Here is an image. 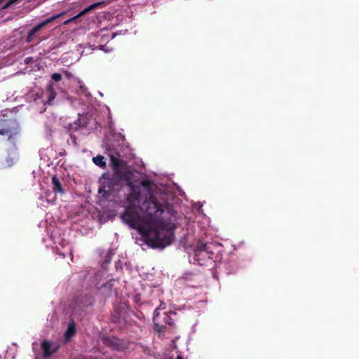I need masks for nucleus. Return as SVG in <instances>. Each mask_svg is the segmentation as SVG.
Masks as SVG:
<instances>
[{
	"mask_svg": "<svg viewBox=\"0 0 359 359\" xmlns=\"http://www.w3.org/2000/svg\"><path fill=\"white\" fill-rule=\"evenodd\" d=\"M131 192L128 195L124 211L120 217L130 227L137 229L145 242L154 248L163 249L170 245L175 238L177 228L170 219H161L164 210L161 203L154 197L146 199L140 206L141 196L132 181L127 182Z\"/></svg>",
	"mask_w": 359,
	"mask_h": 359,
	"instance_id": "f257e3e1",
	"label": "nucleus"
},
{
	"mask_svg": "<svg viewBox=\"0 0 359 359\" xmlns=\"http://www.w3.org/2000/svg\"><path fill=\"white\" fill-rule=\"evenodd\" d=\"M102 178L104 181L99 188L98 194L100 197L108 199L116 188L120 186L121 181L127 180L128 177L121 175H118L116 173H113L112 175L109 176L108 174L104 173L102 175Z\"/></svg>",
	"mask_w": 359,
	"mask_h": 359,
	"instance_id": "f03ea898",
	"label": "nucleus"
},
{
	"mask_svg": "<svg viewBox=\"0 0 359 359\" xmlns=\"http://www.w3.org/2000/svg\"><path fill=\"white\" fill-rule=\"evenodd\" d=\"M20 132L19 123L15 119L0 121V135L7 136L8 141L14 143Z\"/></svg>",
	"mask_w": 359,
	"mask_h": 359,
	"instance_id": "7ed1b4c3",
	"label": "nucleus"
},
{
	"mask_svg": "<svg viewBox=\"0 0 359 359\" xmlns=\"http://www.w3.org/2000/svg\"><path fill=\"white\" fill-rule=\"evenodd\" d=\"M194 259L200 266H206L210 262L208 259V255L204 250L203 241L199 240L194 249Z\"/></svg>",
	"mask_w": 359,
	"mask_h": 359,
	"instance_id": "20e7f679",
	"label": "nucleus"
},
{
	"mask_svg": "<svg viewBox=\"0 0 359 359\" xmlns=\"http://www.w3.org/2000/svg\"><path fill=\"white\" fill-rule=\"evenodd\" d=\"M110 163L114 171V173L116 175H121L127 176V173L123 170L124 161L121 159H118L113 155L110 156Z\"/></svg>",
	"mask_w": 359,
	"mask_h": 359,
	"instance_id": "39448f33",
	"label": "nucleus"
},
{
	"mask_svg": "<svg viewBox=\"0 0 359 359\" xmlns=\"http://www.w3.org/2000/svg\"><path fill=\"white\" fill-rule=\"evenodd\" d=\"M90 118L87 114H79L77 121L72 123H69V128L72 130H77L80 128H85L89 123Z\"/></svg>",
	"mask_w": 359,
	"mask_h": 359,
	"instance_id": "423d86ee",
	"label": "nucleus"
},
{
	"mask_svg": "<svg viewBox=\"0 0 359 359\" xmlns=\"http://www.w3.org/2000/svg\"><path fill=\"white\" fill-rule=\"evenodd\" d=\"M65 12H61L60 13L57 14V15H53V16H51L48 18H47L46 20L41 22V23L38 24L37 25H36L35 27H34L30 31H31V34H35L37 32H39L40 29H41L42 28H43L44 27H46L47 25H48L49 23L52 22L53 21H54L55 20H56L57 18H60L61 16H62L63 15H65Z\"/></svg>",
	"mask_w": 359,
	"mask_h": 359,
	"instance_id": "0eeeda50",
	"label": "nucleus"
},
{
	"mask_svg": "<svg viewBox=\"0 0 359 359\" xmlns=\"http://www.w3.org/2000/svg\"><path fill=\"white\" fill-rule=\"evenodd\" d=\"M102 4V3H101V2H98V3H95V4H93L90 5L89 6L86 7V8H84L82 11H81L78 15H75V16L68 19L67 20H66L64 22V25H69L72 22H75L79 18L83 16V15H85L86 13H87L89 11H92L93 9H95V8H97Z\"/></svg>",
	"mask_w": 359,
	"mask_h": 359,
	"instance_id": "6e6552de",
	"label": "nucleus"
},
{
	"mask_svg": "<svg viewBox=\"0 0 359 359\" xmlns=\"http://www.w3.org/2000/svg\"><path fill=\"white\" fill-rule=\"evenodd\" d=\"M43 95H44V96H46V97L47 99L46 104H48L49 105L52 104V102L55 100V98L57 95V93L53 88V82H50L49 83V85L47 86L46 90Z\"/></svg>",
	"mask_w": 359,
	"mask_h": 359,
	"instance_id": "1a4fd4ad",
	"label": "nucleus"
},
{
	"mask_svg": "<svg viewBox=\"0 0 359 359\" xmlns=\"http://www.w3.org/2000/svg\"><path fill=\"white\" fill-rule=\"evenodd\" d=\"M76 326L73 320L68 323L67 329L65 333V339L66 341H69L76 334Z\"/></svg>",
	"mask_w": 359,
	"mask_h": 359,
	"instance_id": "9d476101",
	"label": "nucleus"
},
{
	"mask_svg": "<svg viewBox=\"0 0 359 359\" xmlns=\"http://www.w3.org/2000/svg\"><path fill=\"white\" fill-rule=\"evenodd\" d=\"M204 250L208 255V259L210 262L214 261L215 258V254L213 250L214 245L212 243H208L203 241Z\"/></svg>",
	"mask_w": 359,
	"mask_h": 359,
	"instance_id": "9b49d317",
	"label": "nucleus"
},
{
	"mask_svg": "<svg viewBox=\"0 0 359 359\" xmlns=\"http://www.w3.org/2000/svg\"><path fill=\"white\" fill-rule=\"evenodd\" d=\"M50 343L47 340H44L41 343V349L43 352V355L46 358L51 356L52 354L55 351V350L50 351Z\"/></svg>",
	"mask_w": 359,
	"mask_h": 359,
	"instance_id": "f8f14e48",
	"label": "nucleus"
},
{
	"mask_svg": "<svg viewBox=\"0 0 359 359\" xmlns=\"http://www.w3.org/2000/svg\"><path fill=\"white\" fill-rule=\"evenodd\" d=\"M52 184L53 189L55 192L59 193L60 194H64V189L62 188V184L60 180L55 175L52 177Z\"/></svg>",
	"mask_w": 359,
	"mask_h": 359,
	"instance_id": "ddd939ff",
	"label": "nucleus"
},
{
	"mask_svg": "<svg viewBox=\"0 0 359 359\" xmlns=\"http://www.w3.org/2000/svg\"><path fill=\"white\" fill-rule=\"evenodd\" d=\"M93 161L96 165H97L102 168H104L106 167V159L103 156L97 155V156L93 157Z\"/></svg>",
	"mask_w": 359,
	"mask_h": 359,
	"instance_id": "4468645a",
	"label": "nucleus"
},
{
	"mask_svg": "<svg viewBox=\"0 0 359 359\" xmlns=\"http://www.w3.org/2000/svg\"><path fill=\"white\" fill-rule=\"evenodd\" d=\"M51 78L54 81L57 82L61 81L62 75L59 73H54L52 74Z\"/></svg>",
	"mask_w": 359,
	"mask_h": 359,
	"instance_id": "2eb2a0df",
	"label": "nucleus"
},
{
	"mask_svg": "<svg viewBox=\"0 0 359 359\" xmlns=\"http://www.w3.org/2000/svg\"><path fill=\"white\" fill-rule=\"evenodd\" d=\"M34 36V34H31V31H29L28 32V34H27V39H26V41L27 43L32 42L33 41Z\"/></svg>",
	"mask_w": 359,
	"mask_h": 359,
	"instance_id": "dca6fc26",
	"label": "nucleus"
},
{
	"mask_svg": "<svg viewBox=\"0 0 359 359\" xmlns=\"http://www.w3.org/2000/svg\"><path fill=\"white\" fill-rule=\"evenodd\" d=\"M141 184L142 187L147 188V187H149V186L151 184V182L149 180H143L141 182Z\"/></svg>",
	"mask_w": 359,
	"mask_h": 359,
	"instance_id": "f3484780",
	"label": "nucleus"
},
{
	"mask_svg": "<svg viewBox=\"0 0 359 359\" xmlns=\"http://www.w3.org/2000/svg\"><path fill=\"white\" fill-rule=\"evenodd\" d=\"M19 0H9L7 4L5 5L4 8H8L10 6H11L12 4H14L15 3H17Z\"/></svg>",
	"mask_w": 359,
	"mask_h": 359,
	"instance_id": "a211bd4d",
	"label": "nucleus"
},
{
	"mask_svg": "<svg viewBox=\"0 0 359 359\" xmlns=\"http://www.w3.org/2000/svg\"><path fill=\"white\" fill-rule=\"evenodd\" d=\"M6 161L8 163V166H11L13 164V158H8Z\"/></svg>",
	"mask_w": 359,
	"mask_h": 359,
	"instance_id": "6ab92c4d",
	"label": "nucleus"
},
{
	"mask_svg": "<svg viewBox=\"0 0 359 359\" xmlns=\"http://www.w3.org/2000/svg\"><path fill=\"white\" fill-rule=\"evenodd\" d=\"M32 60V57H27L25 60L26 64H29Z\"/></svg>",
	"mask_w": 359,
	"mask_h": 359,
	"instance_id": "aec40b11",
	"label": "nucleus"
},
{
	"mask_svg": "<svg viewBox=\"0 0 359 359\" xmlns=\"http://www.w3.org/2000/svg\"><path fill=\"white\" fill-rule=\"evenodd\" d=\"M65 74H66V76H67L68 78H69V77H71V76H72V74H71L69 72H65Z\"/></svg>",
	"mask_w": 359,
	"mask_h": 359,
	"instance_id": "412c9836",
	"label": "nucleus"
},
{
	"mask_svg": "<svg viewBox=\"0 0 359 359\" xmlns=\"http://www.w3.org/2000/svg\"><path fill=\"white\" fill-rule=\"evenodd\" d=\"M177 359H183L182 356L179 355L177 356Z\"/></svg>",
	"mask_w": 359,
	"mask_h": 359,
	"instance_id": "4be33fe9",
	"label": "nucleus"
},
{
	"mask_svg": "<svg viewBox=\"0 0 359 359\" xmlns=\"http://www.w3.org/2000/svg\"><path fill=\"white\" fill-rule=\"evenodd\" d=\"M167 323H168V324H170V325L172 324V322H170V320H168V322H167Z\"/></svg>",
	"mask_w": 359,
	"mask_h": 359,
	"instance_id": "5701e85b",
	"label": "nucleus"
},
{
	"mask_svg": "<svg viewBox=\"0 0 359 359\" xmlns=\"http://www.w3.org/2000/svg\"><path fill=\"white\" fill-rule=\"evenodd\" d=\"M167 323H168V324H170V325L172 324V322H170V320H168V322H167Z\"/></svg>",
	"mask_w": 359,
	"mask_h": 359,
	"instance_id": "b1692460",
	"label": "nucleus"
},
{
	"mask_svg": "<svg viewBox=\"0 0 359 359\" xmlns=\"http://www.w3.org/2000/svg\"><path fill=\"white\" fill-rule=\"evenodd\" d=\"M158 332H162L163 330L161 329V327H158V329L157 330Z\"/></svg>",
	"mask_w": 359,
	"mask_h": 359,
	"instance_id": "393cba45",
	"label": "nucleus"
},
{
	"mask_svg": "<svg viewBox=\"0 0 359 359\" xmlns=\"http://www.w3.org/2000/svg\"><path fill=\"white\" fill-rule=\"evenodd\" d=\"M158 332H162L163 330L161 329V327H158V329L157 330Z\"/></svg>",
	"mask_w": 359,
	"mask_h": 359,
	"instance_id": "a878e982",
	"label": "nucleus"
},
{
	"mask_svg": "<svg viewBox=\"0 0 359 359\" xmlns=\"http://www.w3.org/2000/svg\"><path fill=\"white\" fill-rule=\"evenodd\" d=\"M4 0H0V5L1 4V3L4 1Z\"/></svg>",
	"mask_w": 359,
	"mask_h": 359,
	"instance_id": "bb28decb",
	"label": "nucleus"
}]
</instances>
